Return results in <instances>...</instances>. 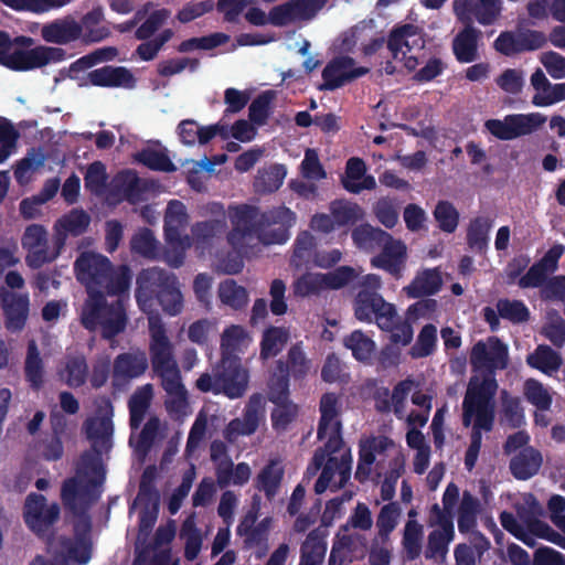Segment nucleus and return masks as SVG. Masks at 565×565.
<instances>
[{
  "mask_svg": "<svg viewBox=\"0 0 565 565\" xmlns=\"http://www.w3.org/2000/svg\"><path fill=\"white\" fill-rule=\"evenodd\" d=\"M117 189L122 193L129 203H137L142 199V194L147 191V185L136 172L126 170L115 178Z\"/></svg>",
  "mask_w": 565,
  "mask_h": 565,
  "instance_id": "obj_46",
  "label": "nucleus"
},
{
  "mask_svg": "<svg viewBox=\"0 0 565 565\" xmlns=\"http://www.w3.org/2000/svg\"><path fill=\"white\" fill-rule=\"evenodd\" d=\"M153 396L151 384L138 387L128 401L129 425L131 430H137L145 419Z\"/></svg>",
  "mask_w": 565,
  "mask_h": 565,
  "instance_id": "obj_40",
  "label": "nucleus"
},
{
  "mask_svg": "<svg viewBox=\"0 0 565 565\" xmlns=\"http://www.w3.org/2000/svg\"><path fill=\"white\" fill-rule=\"evenodd\" d=\"M53 249L47 247V231L41 224L29 225L22 236V247L26 249V265L32 269H39L44 264L55 260L65 246L63 234L53 235Z\"/></svg>",
  "mask_w": 565,
  "mask_h": 565,
  "instance_id": "obj_8",
  "label": "nucleus"
},
{
  "mask_svg": "<svg viewBox=\"0 0 565 565\" xmlns=\"http://www.w3.org/2000/svg\"><path fill=\"white\" fill-rule=\"evenodd\" d=\"M82 460L90 471L96 475L85 482L78 480L76 477L67 478L64 480L61 490V499L64 507L71 512H85L89 507L96 502L100 497L98 487L102 486L105 479V472L100 459L95 455L85 452Z\"/></svg>",
  "mask_w": 565,
  "mask_h": 565,
  "instance_id": "obj_6",
  "label": "nucleus"
},
{
  "mask_svg": "<svg viewBox=\"0 0 565 565\" xmlns=\"http://www.w3.org/2000/svg\"><path fill=\"white\" fill-rule=\"evenodd\" d=\"M286 174L287 169L280 163H274L267 168L258 170L254 182L256 191L262 194L278 191L284 183Z\"/></svg>",
  "mask_w": 565,
  "mask_h": 565,
  "instance_id": "obj_42",
  "label": "nucleus"
},
{
  "mask_svg": "<svg viewBox=\"0 0 565 565\" xmlns=\"http://www.w3.org/2000/svg\"><path fill=\"white\" fill-rule=\"evenodd\" d=\"M330 212L338 227L356 223L364 215L358 203L347 200H334L330 203Z\"/></svg>",
  "mask_w": 565,
  "mask_h": 565,
  "instance_id": "obj_52",
  "label": "nucleus"
},
{
  "mask_svg": "<svg viewBox=\"0 0 565 565\" xmlns=\"http://www.w3.org/2000/svg\"><path fill=\"white\" fill-rule=\"evenodd\" d=\"M66 51L60 46L39 45L30 50H15L1 60V65L15 72L41 68L66 58Z\"/></svg>",
  "mask_w": 565,
  "mask_h": 565,
  "instance_id": "obj_12",
  "label": "nucleus"
},
{
  "mask_svg": "<svg viewBox=\"0 0 565 565\" xmlns=\"http://www.w3.org/2000/svg\"><path fill=\"white\" fill-rule=\"evenodd\" d=\"M97 417L88 418L84 423V429L87 439L92 441L93 450L97 458L103 450H109L111 447V436L114 433L113 415L114 407L111 401L104 396L97 404Z\"/></svg>",
  "mask_w": 565,
  "mask_h": 565,
  "instance_id": "obj_15",
  "label": "nucleus"
},
{
  "mask_svg": "<svg viewBox=\"0 0 565 565\" xmlns=\"http://www.w3.org/2000/svg\"><path fill=\"white\" fill-rule=\"evenodd\" d=\"M249 372L242 359H221L214 372V395L224 394L231 399L242 397L248 387Z\"/></svg>",
  "mask_w": 565,
  "mask_h": 565,
  "instance_id": "obj_13",
  "label": "nucleus"
},
{
  "mask_svg": "<svg viewBox=\"0 0 565 565\" xmlns=\"http://www.w3.org/2000/svg\"><path fill=\"white\" fill-rule=\"evenodd\" d=\"M264 412V397L260 393L249 396L244 408L242 418L232 419L224 431V437L228 441H235L238 436H249L254 434Z\"/></svg>",
  "mask_w": 565,
  "mask_h": 565,
  "instance_id": "obj_19",
  "label": "nucleus"
},
{
  "mask_svg": "<svg viewBox=\"0 0 565 565\" xmlns=\"http://www.w3.org/2000/svg\"><path fill=\"white\" fill-rule=\"evenodd\" d=\"M296 221V213L284 205L266 211L249 204L235 206L231 212L232 230L227 233L231 249L216 252L215 270L238 274L244 267L243 256H248L258 245L285 244Z\"/></svg>",
  "mask_w": 565,
  "mask_h": 565,
  "instance_id": "obj_1",
  "label": "nucleus"
},
{
  "mask_svg": "<svg viewBox=\"0 0 565 565\" xmlns=\"http://www.w3.org/2000/svg\"><path fill=\"white\" fill-rule=\"evenodd\" d=\"M495 419L494 383L484 382L481 385L467 387L462 401V425H472L470 444L465 454V468L472 471L476 467L481 445L482 431H491Z\"/></svg>",
  "mask_w": 565,
  "mask_h": 565,
  "instance_id": "obj_2",
  "label": "nucleus"
},
{
  "mask_svg": "<svg viewBox=\"0 0 565 565\" xmlns=\"http://www.w3.org/2000/svg\"><path fill=\"white\" fill-rule=\"evenodd\" d=\"M322 290L326 286L321 273H305L292 284L294 295L300 298L319 295Z\"/></svg>",
  "mask_w": 565,
  "mask_h": 565,
  "instance_id": "obj_64",
  "label": "nucleus"
},
{
  "mask_svg": "<svg viewBox=\"0 0 565 565\" xmlns=\"http://www.w3.org/2000/svg\"><path fill=\"white\" fill-rule=\"evenodd\" d=\"M310 364V360L307 359L301 345L296 343L288 350L286 361L278 360L276 362V369L280 372L286 370L288 377L302 380L309 373Z\"/></svg>",
  "mask_w": 565,
  "mask_h": 565,
  "instance_id": "obj_38",
  "label": "nucleus"
},
{
  "mask_svg": "<svg viewBox=\"0 0 565 565\" xmlns=\"http://www.w3.org/2000/svg\"><path fill=\"white\" fill-rule=\"evenodd\" d=\"M61 514L60 505L56 502L47 504L43 494L31 492L26 495L23 507V520L26 526L38 537H50L53 525L58 521Z\"/></svg>",
  "mask_w": 565,
  "mask_h": 565,
  "instance_id": "obj_10",
  "label": "nucleus"
},
{
  "mask_svg": "<svg viewBox=\"0 0 565 565\" xmlns=\"http://www.w3.org/2000/svg\"><path fill=\"white\" fill-rule=\"evenodd\" d=\"M90 224V216L82 209H73L67 214L58 218L54 225L55 234H63L65 241L67 236L73 237L84 234Z\"/></svg>",
  "mask_w": 565,
  "mask_h": 565,
  "instance_id": "obj_39",
  "label": "nucleus"
},
{
  "mask_svg": "<svg viewBox=\"0 0 565 565\" xmlns=\"http://www.w3.org/2000/svg\"><path fill=\"white\" fill-rule=\"evenodd\" d=\"M136 301L146 311L157 300L169 316H177L183 309V297L174 274L158 267L142 269L137 276Z\"/></svg>",
  "mask_w": 565,
  "mask_h": 565,
  "instance_id": "obj_4",
  "label": "nucleus"
},
{
  "mask_svg": "<svg viewBox=\"0 0 565 565\" xmlns=\"http://www.w3.org/2000/svg\"><path fill=\"white\" fill-rule=\"evenodd\" d=\"M546 118L539 114H512L503 119H488L486 129L499 140H513L537 130Z\"/></svg>",
  "mask_w": 565,
  "mask_h": 565,
  "instance_id": "obj_14",
  "label": "nucleus"
},
{
  "mask_svg": "<svg viewBox=\"0 0 565 565\" xmlns=\"http://www.w3.org/2000/svg\"><path fill=\"white\" fill-rule=\"evenodd\" d=\"M351 237L358 248L372 252L381 248L388 239H391L392 235L380 227H374L369 223H364L352 231Z\"/></svg>",
  "mask_w": 565,
  "mask_h": 565,
  "instance_id": "obj_35",
  "label": "nucleus"
},
{
  "mask_svg": "<svg viewBox=\"0 0 565 565\" xmlns=\"http://www.w3.org/2000/svg\"><path fill=\"white\" fill-rule=\"evenodd\" d=\"M274 90H265L257 95L248 107V118L252 124L262 127L267 124L273 111Z\"/></svg>",
  "mask_w": 565,
  "mask_h": 565,
  "instance_id": "obj_53",
  "label": "nucleus"
},
{
  "mask_svg": "<svg viewBox=\"0 0 565 565\" xmlns=\"http://www.w3.org/2000/svg\"><path fill=\"white\" fill-rule=\"evenodd\" d=\"M1 303L6 318V328L10 332H19L25 327L30 299L26 294L4 292L1 295Z\"/></svg>",
  "mask_w": 565,
  "mask_h": 565,
  "instance_id": "obj_22",
  "label": "nucleus"
},
{
  "mask_svg": "<svg viewBox=\"0 0 565 565\" xmlns=\"http://www.w3.org/2000/svg\"><path fill=\"white\" fill-rule=\"evenodd\" d=\"M433 215L443 232L451 234L457 230L460 215L451 202L447 200L438 201Z\"/></svg>",
  "mask_w": 565,
  "mask_h": 565,
  "instance_id": "obj_63",
  "label": "nucleus"
},
{
  "mask_svg": "<svg viewBox=\"0 0 565 565\" xmlns=\"http://www.w3.org/2000/svg\"><path fill=\"white\" fill-rule=\"evenodd\" d=\"M343 344L351 350L352 355L361 362L369 361L374 352L375 343L363 331L354 330L344 338Z\"/></svg>",
  "mask_w": 565,
  "mask_h": 565,
  "instance_id": "obj_59",
  "label": "nucleus"
},
{
  "mask_svg": "<svg viewBox=\"0 0 565 565\" xmlns=\"http://www.w3.org/2000/svg\"><path fill=\"white\" fill-rule=\"evenodd\" d=\"M327 552L326 532L320 527L308 533L300 548L299 565H321Z\"/></svg>",
  "mask_w": 565,
  "mask_h": 565,
  "instance_id": "obj_34",
  "label": "nucleus"
},
{
  "mask_svg": "<svg viewBox=\"0 0 565 565\" xmlns=\"http://www.w3.org/2000/svg\"><path fill=\"white\" fill-rule=\"evenodd\" d=\"M424 527L416 520H408L404 526L402 546L408 561H415L422 552Z\"/></svg>",
  "mask_w": 565,
  "mask_h": 565,
  "instance_id": "obj_51",
  "label": "nucleus"
},
{
  "mask_svg": "<svg viewBox=\"0 0 565 565\" xmlns=\"http://www.w3.org/2000/svg\"><path fill=\"white\" fill-rule=\"evenodd\" d=\"M104 20V11L102 7L93 8L85 13L79 22L85 30V39L87 42H100L109 35V30L105 26L96 28Z\"/></svg>",
  "mask_w": 565,
  "mask_h": 565,
  "instance_id": "obj_55",
  "label": "nucleus"
},
{
  "mask_svg": "<svg viewBox=\"0 0 565 565\" xmlns=\"http://www.w3.org/2000/svg\"><path fill=\"white\" fill-rule=\"evenodd\" d=\"M494 221L489 216H477L472 218L467 228V244L476 253L483 254L489 246V233Z\"/></svg>",
  "mask_w": 565,
  "mask_h": 565,
  "instance_id": "obj_37",
  "label": "nucleus"
},
{
  "mask_svg": "<svg viewBox=\"0 0 565 565\" xmlns=\"http://www.w3.org/2000/svg\"><path fill=\"white\" fill-rule=\"evenodd\" d=\"M527 21L519 20L514 31H502L494 40V50L504 56H514L543 49L547 44L546 34L527 28Z\"/></svg>",
  "mask_w": 565,
  "mask_h": 565,
  "instance_id": "obj_9",
  "label": "nucleus"
},
{
  "mask_svg": "<svg viewBox=\"0 0 565 565\" xmlns=\"http://www.w3.org/2000/svg\"><path fill=\"white\" fill-rule=\"evenodd\" d=\"M455 536V530H433L427 537L425 558L444 562Z\"/></svg>",
  "mask_w": 565,
  "mask_h": 565,
  "instance_id": "obj_43",
  "label": "nucleus"
},
{
  "mask_svg": "<svg viewBox=\"0 0 565 565\" xmlns=\"http://www.w3.org/2000/svg\"><path fill=\"white\" fill-rule=\"evenodd\" d=\"M161 380V386L167 393L164 407L173 419H181L188 415V391L182 383L179 366L156 373Z\"/></svg>",
  "mask_w": 565,
  "mask_h": 565,
  "instance_id": "obj_17",
  "label": "nucleus"
},
{
  "mask_svg": "<svg viewBox=\"0 0 565 565\" xmlns=\"http://www.w3.org/2000/svg\"><path fill=\"white\" fill-rule=\"evenodd\" d=\"M320 419L317 428V437L319 440H324L329 428L333 423L340 422L339 416L341 405L339 395L333 392L324 393L319 402Z\"/></svg>",
  "mask_w": 565,
  "mask_h": 565,
  "instance_id": "obj_36",
  "label": "nucleus"
},
{
  "mask_svg": "<svg viewBox=\"0 0 565 565\" xmlns=\"http://www.w3.org/2000/svg\"><path fill=\"white\" fill-rule=\"evenodd\" d=\"M285 476L281 461L270 459L254 479V487L265 494L268 501H273L278 494Z\"/></svg>",
  "mask_w": 565,
  "mask_h": 565,
  "instance_id": "obj_29",
  "label": "nucleus"
},
{
  "mask_svg": "<svg viewBox=\"0 0 565 565\" xmlns=\"http://www.w3.org/2000/svg\"><path fill=\"white\" fill-rule=\"evenodd\" d=\"M354 65L355 60L349 55L330 60L322 71L323 82L318 86L319 90H335L370 72L367 67H354Z\"/></svg>",
  "mask_w": 565,
  "mask_h": 565,
  "instance_id": "obj_16",
  "label": "nucleus"
},
{
  "mask_svg": "<svg viewBox=\"0 0 565 565\" xmlns=\"http://www.w3.org/2000/svg\"><path fill=\"white\" fill-rule=\"evenodd\" d=\"M83 35V26L72 15L54 19L41 28V38L44 42L67 45L78 41Z\"/></svg>",
  "mask_w": 565,
  "mask_h": 565,
  "instance_id": "obj_21",
  "label": "nucleus"
},
{
  "mask_svg": "<svg viewBox=\"0 0 565 565\" xmlns=\"http://www.w3.org/2000/svg\"><path fill=\"white\" fill-rule=\"evenodd\" d=\"M179 137L184 145H206L212 140V125L199 127L192 119H184L178 126Z\"/></svg>",
  "mask_w": 565,
  "mask_h": 565,
  "instance_id": "obj_57",
  "label": "nucleus"
},
{
  "mask_svg": "<svg viewBox=\"0 0 565 565\" xmlns=\"http://www.w3.org/2000/svg\"><path fill=\"white\" fill-rule=\"evenodd\" d=\"M186 182L196 192L206 190L205 182L212 173V158L204 156L202 160H186Z\"/></svg>",
  "mask_w": 565,
  "mask_h": 565,
  "instance_id": "obj_48",
  "label": "nucleus"
},
{
  "mask_svg": "<svg viewBox=\"0 0 565 565\" xmlns=\"http://www.w3.org/2000/svg\"><path fill=\"white\" fill-rule=\"evenodd\" d=\"M316 239L308 231L300 232L295 242L290 265L297 269L307 266L315 258Z\"/></svg>",
  "mask_w": 565,
  "mask_h": 565,
  "instance_id": "obj_47",
  "label": "nucleus"
},
{
  "mask_svg": "<svg viewBox=\"0 0 565 565\" xmlns=\"http://www.w3.org/2000/svg\"><path fill=\"white\" fill-rule=\"evenodd\" d=\"M481 31L471 24H467L452 40V52L459 63H471L478 57V43Z\"/></svg>",
  "mask_w": 565,
  "mask_h": 565,
  "instance_id": "obj_30",
  "label": "nucleus"
},
{
  "mask_svg": "<svg viewBox=\"0 0 565 565\" xmlns=\"http://www.w3.org/2000/svg\"><path fill=\"white\" fill-rule=\"evenodd\" d=\"M526 362L531 367L550 375L561 369L563 359L561 354L551 347L540 344L535 351L527 356Z\"/></svg>",
  "mask_w": 565,
  "mask_h": 565,
  "instance_id": "obj_41",
  "label": "nucleus"
},
{
  "mask_svg": "<svg viewBox=\"0 0 565 565\" xmlns=\"http://www.w3.org/2000/svg\"><path fill=\"white\" fill-rule=\"evenodd\" d=\"M437 328L431 323L425 324L409 349V355L413 359H422L431 355L436 350Z\"/></svg>",
  "mask_w": 565,
  "mask_h": 565,
  "instance_id": "obj_58",
  "label": "nucleus"
},
{
  "mask_svg": "<svg viewBox=\"0 0 565 565\" xmlns=\"http://www.w3.org/2000/svg\"><path fill=\"white\" fill-rule=\"evenodd\" d=\"M221 302L233 310L243 309L248 302V294L245 287L236 284L234 279H226L220 284L217 290Z\"/></svg>",
  "mask_w": 565,
  "mask_h": 565,
  "instance_id": "obj_50",
  "label": "nucleus"
},
{
  "mask_svg": "<svg viewBox=\"0 0 565 565\" xmlns=\"http://www.w3.org/2000/svg\"><path fill=\"white\" fill-rule=\"evenodd\" d=\"M542 463V454L534 447H526L511 458L509 468L516 480L525 481L540 471Z\"/></svg>",
  "mask_w": 565,
  "mask_h": 565,
  "instance_id": "obj_31",
  "label": "nucleus"
},
{
  "mask_svg": "<svg viewBox=\"0 0 565 565\" xmlns=\"http://www.w3.org/2000/svg\"><path fill=\"white\" fill-rule=\"evenodd\" d=\"M470 364L475 371H484L482 379L472 376L467 387L477 386L482 383H494L495 392L498 391V382L495 371L504 370L509 364L508 345L497 337H490L488 344L478 341L470 352Z\"/></svg>",
  "mask_w": 565,
  "mask_h": 565,
  "instance_id": "obj_7",
  "label": "nucleus"
},
{
  "mask_svg": "<svg viewBox=\"0 0 565 565\" xmlns=\"http://www.w3.org/2000/svg\"><path fill=\"white\" fill-rule=\"evenodd\" d=\"M188 225V214L185 205L178 200L168 203L164 214L163 232L168 245H182L189 241L188 235H183Z\"/></svg>",
  "mask_w": 565,
  "mask_h": 565,
  "instance_id": "obj_25",
  "label": "nucleus"
},
{
  "mask_svg": "<svg viewBox=\"0 0 565 565\" xmlns=\"http://www.w3.org/2000/svg\"><path fill=\"white\" fill-rule=\"evenodd\" d=\"M215 473L217 484L221 488H226L231 484L243 486L247 483L252 471L248 463L239 462L234 466L233 461L226 458L217 462Z\"/></svg>",
  "mask_w": 565,
  "mask_h": 565,
  "instance_id": "obj_33",
  "label": "nucleus"
},
{
  "mask_svg": "<svg viewBox=\"0 0 565 565\" xmlns=\"http://www.w3.org/2000/svg\"><path fill=\"white\" fill-rule=\"evenodd\" d=\"M151 335L149 352L152 370L159 373L178 366L173 356L172 344L167 337L166 328L158 317L149 318Z\"/></svg>",
  "mask_w": 565,
  "mask_h": 565,
  "instance_id": "obj_18",
  "label": "nucleus"
},
{
  "mask_svg": "<svg viewBox=\"0 0 565 565\" xmlns=\"http://www.w3.org/2000/svg\"><path fill=\"white\" fill-rule=\"evenodd\" d=\"M44 365L40 351L34 340L28 343L24 362V376L33 390H40L43 385Z\"/></svg>",
  "mask_w": 565,
  "mask_h": 565,
  "instance_id": "obj_45",
  "label": "nucleus"
},
{
  "mask_svg": "<svg viewBox=\"0 0 565 565\" xmlns=\"http://www.w3.org/2000/svg\"><path fill=\"white\" fill-rule=\"evenodd\" d=\"M356 320L365 323L375 322L380 329H391L396 308L387 302L380 292L358 291L353 299Z\"/></svg>",
  "mask_w": 565,
  "mask_h": 565,
  "instance_id": "obj_11",
  "label": "nucleus"
},
{
  "mask_svg": "<svg viewBox=\"0 0 565 565\" xmlns=\"http://www.w3.org/2000/svg\"><path fill=\"white\" fill-rule=\"evenodd\" d=\"M441 286L443 279L437 269H424L416 274L404 291L408 298L419 299L436 295Z\"/></svg>",
  "mask_w": 565,
  "mask_h": 565,
  "instance_id": "obj_32",
  "label": "nucleus"
},
{
  "mask_svg": "<svg viewBox=\"0 0 565 565\" xmlns=\"http://www.w3.org/2000/svg\"><path fill=\"white\" fill-rule=\"evenodd\" d=\"M365 173L366 166L363 159L350 158L345 164L344 175L341 178L342 186L353 194H359L363 190H374L376 188L374 177Z\"/></svg>",
  "mask_w": 565,
  "mask_h": 565,
  "instance_id": "obj_26",
  "label": "nucleus"
},
{
  "mask_svg": "<svg viewBox=\"0 0 565 565\" xmlns=\"http://www.w3.org/2000/svg\"><path fill=\"white\" fill-rule=\"evenodd\" d=\"M501 319L513 324L529 321L530 310L522 300L500 298L495 303Z\"/></svg>",
  "mask_w": 565,
  "mask_h": 565,
  "instance_id": "obj_56",
  "label": "nucleus"
},
{
  "mask_svg": "<svg viewBox=\"0 0 565 565\" xmlns=\"http://www.w3.org/2000/svg\"><path fill=\"white\" fill-rule=\"evenodd\" d=\"M252 341L245 327L231 324L221 334V359H242Z\"/></svg>",
  "mask_w": 565,
  "mask_h": 565,
  "instance_id": "obj_28",
  "label": "nucleus"
},
{
  "mask_svg": "<svg viewBox=\"0 0 565 565\" xmlns=\"http://www.w3.org/2000/svg\"><path fill=\"white\" fill-rule=\"evenodd\" d=\"M6 6L17 11H28L35 14L46 13L68 6L74 0H1Z\"/></svg>",
  "mask_w": 565,
  "mask_h": 565,
  "instance_id": "obj_54",
  "label": "nucleus"
},
{
  "mask_svg": "<svg viewBox=\"0 0 565 565\" xmlns=\"http://www.w3.org/2000/svg\"><path fill=\"white\" fill-rule=\"evenodd\" d=\"M81 323L92 332L100 328L102 338L111 340L126 329V309L119 299L107 303L104 292H90L82 307Z\"/></svg>",
  "mask_w": 565,
  "mask_h": 565,
  "instance_id": "obj_5",
  "label": "nucleus"
},
{
  "mask_svg": "<svg viewBox=\"0 0 565 565\" xmlns=\"http://www.w3.org/2000/svg\"><path fill=\"white\" fill-rule=\"evenodd\" d=\"M148 369L145 352H125L118 354L113 364L114 382L127 381L141 376Z\"/></svg>",
  "mask_w": 565,
  "mask_h": 565,
  "instance_id": "obj_27",
  "label": "nucleus"
},
{
  "mask_svg": "<svg viewBox=\"0 0 565 565\" xmlns=\"http://www.w3.org/2000/svg\"><path fill=\"white\" fill-rule=\"evenodd\" d=\"M257 134V126L250 122V120L238 119L231 127L221 122L214 124V136L218 135L223 139L233 137L239 142L252 141Z\"/></svg>",
  "mask_w": 565,
  "mask_h": 565,
  "instance_id": "obj_49",
  "label": "nucleus"
},
{
  "mask_svg": "<svg viewBox=\"0 0 565 565\" xmlns=\"http://www.w3.org/2000/svg\"><path fill=\"white\" fill-rule=\"evenodd\" d=\"M130 248L145 258L157 259L159 256V242L148 227L141 228L131 237Z\"/></svg>",
  "mask_w": 565,
  "mask_h": 565,
  "instance_id": "obj_60",
  "label": "nucleus"
},
{
  "mask_svg": "<svg viewBox=\"0 0 565 565\" xmlns=\"http://www.w3.org/2000/svg\"><path fill=\"white\" fill-rule=\"evenodd\" d=\"M401 515V508L397 502H388L384 504L376 518L377 534L383 542L390 539L391 533L395 530L398 518Z\"/></svg>",
  "mask_w": 565,
  "mask_h": 565,
  "instance_id": "obj_62",
  "label": "nucleus"
},
{
  "mask_svg": "<svg viewBox=\"0 0 565 565\" xmlns=\"http://www.w3.org/2000/svg\"><path fill=\"white\" fill-rule=\"evenodd\" d=\"M87 78L93 86L97 87H120L132 89L137 79L132 72L125 66L105 65L90 71Z\"/></svg>",
  "mask_w": 565,
  "mask_h": 565,
  "instance_id": "obj_23",
  "label": "nucleus"
},
{
  "mask_svg": "<svg viewBox=\"0 0 565 565\" xmlns=\"http://www.w3.org/2000/svg\"><path fill=\"white\" fill-rule=\"evenodd\" d=\"M74 269L78 281L90 292H104L110 296H119L128 291L131 284V270L127 265L115 268L111 262L100 254L83 253L74 263Z\"/></svg>",
  "mask_w": 565,
  "mask_h": 565,
  "instance_id": "obj_3",
  "label": "nucleus"
},
{
  "mask_svg": "<svg viewBox=\"0 0 565 565\" xmlns=\"http://www.w3.org/2000/svg\"><path fill=\"white\" fill-rule=\"evenodd\" d=\"M407 257L405 243L392 236L381 247V252L371 258V266L386 271L395 279H399L405 270Z\"/></svg>",
  "mask_w": 565,
  "mask_h": 565,
  "instance_id": "obj_20",
  "label": "nucleus"
},
{
  "mask_svg": "<svg viewBox=\"0 0 565 565\" xmlns=\"http://www.w3.org/2000/svg\"><path fill=\"white\" fill-rule=\"evenodd\" d=\"M289 340V331L284 327L270 326L263 332L260 341V359L267 360L281 352Z\"/></svg>",
  "mask_w": 565,
  "mask_h": 565,
  "instance_id": "obj_44",
  "label": "nucleus"
},
{
  "mask_svg": "<svg viewBox=\"0 0 565 565\" xmlns=\"http://www.w3.org/2000/svg\"><path fill=\"white\" fill-rule=\"evenodd\" d=\"M425 39L422 30L411 23L394 28L387 39V49L393 58L397 60L405 47V52L419 51L425 47Z\"/></svg>",
  "mask_w": 565,
  "mask_h": 565,
  "instance_id": "obj_24",
  "label": "nucleus"
},
{
  "mask_svg": "<svg viewBox=\"0 0 565 565\" xmlns=\"http://www.w3.org/2000/svg\"><path fill=\"white\" fill-rule=\"evenodd\" d=\"M136 160L153 171L174 172L177 167L164 151L145 148L136 154Z\"/></svg>",
  "mask_w": 565,
  "mask_h": 565,
  "instance_id": "obj_61",
  "label": "nucleus"
}]
</instances>
